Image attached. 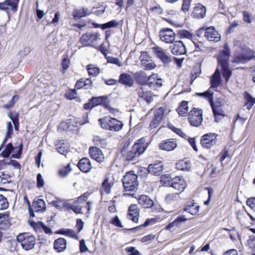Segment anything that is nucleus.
Instances as JSON below:
<instances>
[{"instance_id":"4be33fe9","label":"nucleus","mask_w":255,"mask_h":255,"mask_svg":"<svg viewBox=\"0 0 255 255\" xmlns=\"http://www.w3.org/2000/svg\"><path fill=\"white\" fill-rule=\"evenodd\" d=\"M67 246V241L63 238H59L54 242V249L58 253L64 252Z\"/></svg>"},{"instance_id":"ea45409f","label":"nucleus","mask_w":255,"mask_h":255,"mask_svg":"<svg viewBox=\"0 0 255 255\" xmlns=\"http://www.w3.org/2000/svg\"><path fill=\"white\" fill-rule=\"evenodd\" d=\"M92 64H89L86 66L88 74L91 76L96 77L100 73V68L98 67H92Z\"/></svg>"},{"instance_id":"2f4dec72","label":"nucleus","mask_w":255,"mask_h":255,"mask_svg":"<svg viewBox=\"0 0 255 255\" xmlns=\"http://www.w3.org/2000/svg\"><path fill=\"white\" fill-rule=\"evenodd\" d=\"M90 14L88 8H81L75 9L73 12V16L75 19H79L81 17L86 16Z\"/></svg>"},{"instance_id":"c03bdc74","label":"nucleus","mask_w":255,"mask_h":255,"mask_svg":"<svg viewBox=\"0 0 255 255\" xmlns=\"http://www.w3.org/2000/svg\"><path fill=\"white\" fill-rule=\"evenodd\" d=\"M18 99L19 96L17 95H14L12 97L10 100L7 103L3 105V107L7 109L11 108L15 105L16 102L18 101Z\"/></svg>"},{"instance_id":"4d7b16f0","label":"nucleus","mask_w":255,"mask_h":255,"mask_svg":"<svg viewBox=\"0 0 255 255\" xmlns=\"http://www.w3.org/2000/svg\"><path fill=\"white\" fill-rule=\"evenodd\" d=\"M71 170H72V168L70 166V163H68L63 169L59 170L58 171V173L61 176L65 177Z\"/></svg>"},{"instance_id":"338daca9","label":"nucleus","mask_w":255,"mask_h":255,"mask_svg":"<svg viewBox=\"0 0 255 255\" xmlns=\"http://www.w3.org/2000/svg\"><path fill=\"white\" fill-rule=\"evenodd\" d=\"M126 252L128 255H140V252L134 247H127Z\"/></svg>"},{"instance_id":"dca6fc26","label":"nucleus","mask_w":255,"mask_h":255,"mask_svg":"<svg viewBox=\"0 0 255 255\" xmlns=\"http://www.w3.org/2000/svg\"><path fill=\"white\" fill-rule=\"evenodd\" d=\"M79 169L84 173H88L92 168L91 163L88 158L84 157L79 160L77 164Z\"/></svg>"},{"instance_id":"e433bc0d","label":"nucleus","mask_w":255,"mask_h":255,"mask_svg":"<svg viewBox=\"0 0 255 255\" xmlns=\"http://www.w3.org/2000/svg\"><path fill=\"white\" fill-rule=\"evenodd\" d=\"M23 145L21 142L18 146L15 147V150L11 154V157L16 159H20L22 153Z\"/></svg>"},{"instance_id":"bf43d9fd","label":"nucleus","mask_w":255,"mask_h":255,"mask_svg":"<svg viewBox=\"0 0 255 255\" xmlns=\"http://www.w3.org/2000/svg\"><path fill=\"white\" fill-rule=\"evenodd\" d=\"M199 206L192 205V206H186L184 208V211L190 213L191 215H195L199 211Z\"/></svg>"},{"instance_id":"6e6d98bb","label":"nucleus","mask_w":255,"mask_h":255,"mask_svg":"<svg viewBox=\"0 0 255 255\" xmlns=\"http://www.w3.org/2000/svg\"><path fill=\"white\" fill-rule=\"evenodd\" d=\"M140 97L143 99L147 103L149 104L153 101V97L151 95V92H143L140 95Z\"/></svg>"},{"instance_id":"f8f14e48","label":"nucleus","mask_w":255,"mask_h":255,"mask_svg":"<svg viewBox=\"0 0 255 255\" xmlns=\"http://www.w3.org/2000/svg\"><path fill=\"white\" fill-rule=\"evenodd\" d=\"M89 153L91 157L100 163L104 159V155L102 150L97 146H90L89 149Z\"/></svg>"},{"instance_id":"de8ad7c7","label":"nucleus","mask_w":255,"mask_h":255,"mask_svg":"<svg viewBox=\"0 0 255 255\" xmlns=\"http://www.w3.org/2000/svg\"><path fill=\"white\" fill-rule=\"evenodd\" d=\"M9 204L7 198L0 194V210H3L8 208Z\"/></svg>"},{"instance_id":"5701e85b","label":"nucleus","mask_w":255,"mask_h":255,"mask_svg":"<svg viewBox=\"0 0 255 255\" xmlns=\"http://www.w3.org/2000/svg\"><path fill=\"white\" fill-rule=\"evenodd\" d=\"M110 130L112 131H119L121 130L124 124L122 121L118 120L114 118L110 117Z\"/></svg>"},{"instance_id":"cd10ccee","label":"nucleus","mask_w":255,"mask_h":255,"mask_svg":"<svg viewBox=\"0 0 255 255\" xmlns=\"http://www.w3.org/2000/svg\"><path fill=\"white\" fill-rule=\"evenodd\" d=\"M176 146L177 144L172 139H169L160 143V149L166 151H171L173 150Z\"/></svg>"},{"instance_id":"412c9836","label":"nucleus","mask_w":255,"mask_h":255,"mask_svg":"<svg viewBox=\"0 0 255 255\" xmlns=\"http://www.w3.org/2000/svg\"><path fill=\"white\" fill-rule=\"evenodd\" d=\"M133 77L135 82L139 85H147V82H148L147 75L145 72L142 71L136 72L134 73Z\"/></svg>"},{"instance_id":"a19ab883","label":"nucleus","mask_w":255,"mask_h":255,"mask_svg":"<svg viewBox=\"0 0 255 255\" xmlns=\"http://www.w3.org/2000/svg\"><path fill=\"white\" fill-rule=\"evenodd\" d=\"M18 243V241L17 238L16 240L11 239L7 241L6 245L10 252H13L16 251Z\"/></svg>"},{"instance_id":"680f3d73","label":"nucleus","mask_w":255,"mask_h":255,"mask_svg":"<svg viewBox=\"0 0 255 255\" xmlns=\"http://www.w3.org/2000/svg\"><path fill=\"white\" fill-rule=\"evenodd\" d=\"M141 65L143 67V69L146 70H152L156 66L154 63L152 62L151 61L148 62H142V64H141Z\"/></svg>"},{"instance_id":"c9c22d12","label":"nucleus","mask_w":255,"mask_h":255,"mask_svg":"<svg viewBox=\"0 0 255 255\" xmlns=\"http://www.w3.org/2000/svg\"><path fill=\"white\" fill-rule=\"evenodd\" d=\"M93 141L96 145L99 146L102 148H105L107 147V142L106 139L105 138H102L98 135L94 136Z\"/></svg>"},{"instance_id":"f3484780","label":"nucleus","mask_w":255,"mask_h":255,"mask_svg":"<svg viewBox=\"0 0 255 255\" xmlns=\"http://www.w3.org/2000/svg\"><path fill=\"white\" fill-rule=\"evenodd\" d=\"M206 13V8L205 6L200 3H197L194 7L192 16L198 19L203 18L205 16Z\"/></svg>"},{"instance_id":"a18cd8bd","label":"nucleus","mask_w":255,"mask_h":255,"mask_svg":"<svg viewBox=\"0 0 255 255\" xmlns=\"http://www.w3.org/2000/svg\"><path fill=\"white\" fill-rule=\"evenodd\" d=\"M8 117L13 123L19 122V114L15 111H10L8 113Z\"/></svg>"},{"instance_id":"58836bf2","label":"nucleus","mask_w":255,"mask_h":255,"mask_svg":"<svg viewBox=\"0 0 255 255\" xmlns=\"http://www.w3.org/2000/svg\"><path fill=\"white\" fill-rule=\"evenodd\" d=\"M171 178L170 174H163L160 176V184L165 187H170Z\"/></svg>"},{"instance_id":"423d86ee","label":"nucleus","mask_w":255,"mask_h":255,"mask_svg":"<svg viewBox=\"0 0 255 255\" xmlns=\"http://www.w3.org/2000/svg\"><path fill=\"white\" fill-rule=\"evenodd\" d=\"M230 49L227 43L224 46V50L220 51L218 57V63L221 67L229 66Z\"/></svg>"},{"instance_id":"052dcab7","label":"nucleus","mask_w":255,"mask_h":255,"mask_svg":"<svg viewBox=\"0 0 255 255\" xmlns=\"http://www.w3.org/2000/svg\"><path fill=\"white\" fill-rule=\"evenodd\" d=\"M215 31H216L215 27L213 26H209L208 24H205L197 30L198 32H212Z\"/></svg>"},{"instance_id":"7c9ffc66","label":"nucleus","mask_w":255,"mask_h":255,"mask_svg":"<svg viewBox=\"0 0 255 255\" xmlns=\"http://www.w3.org/2000/svg\"><path fill=\"white\" fill-rule=\"evenodd\" d=\"M243 96L246 101L245 106H246L247 109H251L255 103V98H253L248 92H245Z\"/></svg>"},{"instance_id":"09e8293b","label":"nucleus","mask_w":255,"mask_h":255,"mask_svg":"<svg viewBox=\"0 0 255 255\" xmlns=\"http://www.w3.org/2000/svg\"><path fill=\"white\" fill-rule=\"evenodd\" d=\"M119 25V23L116 20H111L108 22L101 25V28L104 30L106 28L115 27Z\"/></svg>"},{"instance_id":"3c124183","label":"nucleus","mask_w":255,"mask_h":255,"mask_svg":"<svg viewBox=\"0 0 255 255\" xmlns=\"http://www.w3.org/2000/svg\"><path fill=\"white\" fill-rule=\"evenodd\" d=\"M160 39L167 43H171L175 40V33H172L169 35H165L160 37Z\"/></svg>"},{"instance_id":"6ab92c4d","label":"nucleus","mask_w":255,"mask_h":255,"mask_svg":"<svg viewBox=\"0 0 255 255\" xmlns=\"http://www.w3.org/2000/svg\"><path fill=\"white\" fill-rule=\"evenodd\" d=\"M196 94L199 97H205L207 99L209 103H210L211 107L212 106H218L219 107H221L222 103L220 101H213V92L208 90L203 93H197Z\"/></svg>"},{"instance_id":"c756f323","label":"nucleus","mask_w":255,"mask_h":255,"mask_svg":"<svg viewBox=\"0 0 255 255\" xmlns=\"http://www.w3.org/2000/svg\"><path fill=\"white\" fill-rule=\"evenodd\" d=\"M190 167V162L186 159L179 160L176 164V168L179 170L189 171Z\"/></svg>"},{"instance_id":"39448f33","label":"nucleus","mask_w":255,"mask_h":255,"mask_svg":"<svg viewBox=\"0 0 255 255\" xmlns=\"http://www.w3.org/2000/svg\"><path fill=\"white\" fill-rule=\"evenodd\" d=\"M217 134L215 133H208L203 135L200 140L202 147L204 149H210L215 145L217 141Z\"/></svg>"},{"instance_id":"e2e57ef3","label":"nucleus","mask_w":255,"mask_h":255,"mask_svg":"<svg viewBox=\"0 0 255 255\" xmlns=\"http://www.w3.org/2000/svg\"><path fill=\"white\" fill-rule=\"evenodd\" d=\"M76 95L77 92L76 89L75 88L74 89H70L67 92L65 93V97L67 99L72 100L76 98Z\"/></svg>"},{"instance_id":"0eeeda50","label":"nucleus","mask_w":255,"mask_h":255,"mask_svg":"<svg viewBox=\"0 0 255 255\" xmlns=\"http://www.w3.org/2000/svg\"><path fill=\"white\" fill-rule=\"evenodd\" d=\"M148 146V144L147 142H146L145 138L143 137L134 142L132 148L135 150L137 155H140L144 152Z\"/></svg>"},{"instance_id":"13d9d810","label":"nucleus","mask_w":255,"mask_h":255,"mask_svg":"<svg viewBox=\"0 0 255 255\" xmlns=\"http://www.w3.org/2000/svg\"><path fill=\"white\" fill-rule=\"evenodd\" d=\"M212 109L214 116L219 115L222 118L225 117L224 111L222 109L221 107H219L218 106H212Z\"/></svg>"},{"instance_id":"f03ea898","label":"nucleus","mask_w":255,"mask_h":255,"mask_svg":"<svg viewBox=\"0 0 255 255\" xmlns=\"http://www.w3.org/2000/svg\"><path fill=\"white\" fill-rule=\"evenodd\" d=\"M137 176L132 170L128 172L122 180L125 191H133L137 188L138 183Z\"/></svg>"},{"instance_id":"393cba45","label":"nucleus","mask_w":255,"mask_h":255,"mask_svg":"<svg viewBox=\"0 0 255 255\" xmlns=\"http://www.w3.org/2000/svg\"><path fill=\"white\" fill-rule=\"evenodd\" d=\"M55 234L64 235L76 240L78 239V237L76 232L71 229L61 228L57 230Z\"/></svg>"},{"instance_id":"aec40b11","label":"nucleus","mask_w":255,"mask_h":255,"mask_svg":"<svg viewBox=\"0 0 255 255\" xmlns=\"http://www.w3.org/2000/svg\"><path fill=\"white\" fill-rule=\"evenodd\" d=\"M137 201L143 208H150L153 206V201L147 196L141 195L139 196Z\"/></svg>"},{"instance_id":"20e7f679","label":"nucleus","mask_w":255,"mask_h":255,"mask_svg":"<svg viewBox=\"0 0 255 255\" xmlns=\"http://www.w3.org/2000/svg\"><path fill=\"white\" fill-rule=\"evenodd\" d=\"M188 119L191 126L194 127L200 126L203 121L202 110L193 108L189 113Z\"/></svg>"},{"instance_id":"603ef678","label":"nucleus","mask_w":255,"mask_h":255,"mask_svg":"<svg viewBox=\"0 0 255 255\" xmlns=\"http://www.w3.org/2000/svg\"><path fill=\"white\" fill-rule=\"evenodd\" d=\"M23 199H24V202L26 203V204L28 206V213H29V216L30 217H32V218L35 217V213H33V207H32V205L30 204V203L26 195H25L24 196Z\"/></svg>"},{"instance_id":"72a5a7b5","label":"nucleus","mask_w":255,"mask_h":255,"mask_svg":"<svg viewBox=\"0 0 255 255\" xmlns=\"http://www.w3.org/2000/svg\"><path fill=\"white\" fill-rule=\"evenodd\" d=\"M63 207L65 208L67 210H72L76 214H80L82 213L81 207L78 205H73L72 204L68 203L66 202L63 203Z\"/></svg>"},{"instance_id":"7ed1b4c3","label":"nucleus","mask_w":255,"mask_h":255,"mask_svg":"<svg viewBox=\"0 0 255 255\" xmlns=\"http://www.w3.org/2000/svg\"><path fill=\"white\" fill-rule=\"evenodd\" d=\"M17 239L24 250L28 251L34 248L35 238L29 233H20L17 236Z\"/></svg>"},{"instance_id":"9d476101","label":"nucleus","mask_w":255,"mask_h":255,"mask_svg":"<svg viewBox=\"0 0 255 255\" xmlns=\"http://www.w3.org/2000/svg\"><path fill=\"white\" fill-rule=\"evenodd\" d=\"M140 210L136 204H131L128 209L127 216L128 219L137 223L138 221Z\"/></svg>"},{"instance_id":"a878e982","label":"nucleus","mask_w":255,"mask_h":255,"mask_svg":"<svg viewBox=\"0 0 255 255\" xmlns=\"http://www.w3.org/2000/svg\"><path fill=\"white\" fill-rule=\"evenodd\" d=\"M15 150V147L11 142H9L5 145L4 149L0 153V156L8 158Z\"/></svg>"},{"instance_id":"6e6552de","label":"nucleus","mask_w":255,"mask_h":255,"mask_svg":"<svg viewBox=\"0 0 255 255\" xmlns=\"http://www.w3.org/2000/svg\"><path fill=\"white\" fill-rule=\"evenodd\" d=\"M98 33H84L80 39V42L85 46H89L96 41Z\"/></svg>"},{"instance_id":"f257e3e1","label":"nucleus","mask_w":255,"mask_h":255,"mask_svg":"<svg viewBox=\"0 0 255 255\" xmlns=\"http://www.w3.org/2000/svg\"><path fill=\"white\" fill-rule=\"evenodd\" d=\"M110 102L108 95L93 96L88 100L87 103L84 104L83 108L85 110H91L100 106L106 109L108 108V105H110Z\"/></svg>"},{"instance_id":"37998d69","label":"nucleus","mask_w":255,"mask_h":255,"mask_svg":"<svg viewBox=\"0 0 255 255\" xmlns=\"http://www.w3.org/2000/svg\"><path fill=\"white\" fill-rule=\"evenodd\" d=\"M112 186L110 183H109V178L106 177L105 178L102 183L101 188L104 190V191L107 194H110L111 191Z\"/></svg>"},{"instance_id":"c85d7f7f","label":"nucleus","mask_w":255,"mask_h":255,"mask_svg":"<svg viewBox=\"0 0 255 255\" xmlns=\"http://www.w3.org/2000/svg\"><path fill=\"white\" fill-rule=\"evenodd\" d=\"M198 36H200L203 33H196ZM204 36L210 41L217 42L221 39L220 33H204Z\"/></svg>"},{"instance_id":"4468645a","label":"nucleus","mask_w":255,"mask_h":255,"mask_svg":"<svg viewBox=\"0 0 255 255\" xmlns=\"http://www.w3.org/2000/svg\"><path fill=\"white\" fill-rule=\"evenodd\" d=\"M33 213H43L46 209L45 201L40 198H35L32 202Z\"/></svg>"},{"instance_id":"4c0bfd02","label":"nucleus","mask_w":255,"mask_h":255,"mask_svg":"<svg viewBox=\"0 0 255 255\" xmlns=\"http://www.w3.org/2000/svg\"><path fill=\"white\" fill-rule=\"evenodd\" d=\"M101 127L106 130H110V117H104L98 120Z\"/></svg>"},{"instance_id":"a211bd4d","label":"nucleus","mask_w":255,"mask_h":255,"mask_svg":"<svg viewBox=\"0 0 255 255\" xmlns=\"http://www.w3.org/2000/svg\"><path fill=\"white\" fill-rule=\"evenodd\" d=\"M118 82L128 87H131L133 85V80L132 76L126 73H123L119 76Z\"/></svg>"},{"instance_id":"69168bd1","label":"nucleus","mask_w":255,"mask_h":255,"mask_svg":"<svg viewBox=\"0 0 255 255\" xmlns=\"http://www.w3.org/2000/svg\"><path fill=\"white\" fill-rule=\"evenodd\" d=\"M90 195V193L88 192H86L83 193L80 196L77 198V200L75 201V203H82L85 202L89 198Z\"/></svg>"},{"instance_id":"b1692460","label":"nucleus","mask_w":255,"mask_h":255,"mask_svg":"<svg viewBox=\"0 0 255 255\" xmlns=\"http://www.w3.org/2000/svg\"><path fill=\"white\" fill-rule=\"evenodd\" d=\"M211 88H217L221 84V73L219 69H217L210 79Z\"/></svg>"},{"instance_id":"79ce46f5","label":"nucleus","mask_w":255,"mask_h":255,"mask_svg":"<svg viewBox=\"0 0 255 255\" xmlns=\"http://www.w3.org/2000/svg\"><path fill=\"white\" fill-rule=\"evenodd\" d=\"M122 155L125 157V159L127 161H132L134 159L135 157L137 155V154L135 153V150L131 149L127 153H123Z\"/></svg>"},{"instance_id":"8fccbe9b","label":"nucleus","mask_w":255,"mask_h":255,"mask_svg":"<svg viewBox=\"0 0 255 255\" xmlns=\"http://www.w3.org/2000/svg\"><path fill=\"white\" fill-rule=\"evenodd\" d=\"M64 144L63 140H59V143L56 144V148L59 153L65 155L67 151L65 147L63 145Z\"/></svg>"},{"instance_id":"5fc2aeb1","label":"nucleus","mask_w":255,"mask_h":255,"mask_svg":"<svg viewBox=\"0 0 255 255\" xmlns=\"http://www.w3.org/2000/svg\"><path fill=\"white\" fill-rule=\"evenodd\" d=\"M83 79V85L84 89L85 90H91L93 87V82L91 78H84Z\"/></svg>"},{"instance_id":"0e129e2a","label":"nucleus","mask_w":255,"mask_h":255,"mask_svg":"<svg viewBox=\"0 0 255 255\" xmlns=\"http://www.w3.org/2000/svg\"><path fill=\"white\" fill-rule=\"evenodd\" d=\"M110 223L117 227L122 228L123 227L121 220L117 215L111 219Z\"/></svg>"},{"instance_id":"864d4df0","label":"nucleus","mask_w":255,"mask_h":255,"mask_svg":"<svg viewBox=\"0 0 255 255\" xmlns=\"http://www.w3.org/2000/svg\"><path fill=\"white\" fill-rule=\"evenodd\" d=\"M222 71V75L226 79V81L228 82L230 76L232 75V72L229 69V66L221 67Z\"/></svg>"},{"instance_id":"1a4fd4ad","label":"nucleus","mask_w":255,"mask_h":255,"mask_svg":"<svg viewBox=\"0 0 255 255\" xmlns=\"http://www.w3.org/2000/svg\"><path fill=\"white\" fill-rule=\"evenodd\" d=\"M170 187L180 191L181 193L186 188L185 181L182 176H176L171 179Z\"/></svg>"},{"instance_id":"bb28decb","label":"nucleus","mask_w":255,"mask_h":255,"mask_svg":"<svg viewBox=\"0 0 255 255\" xmlns=\"http://www.w3.org/2000/svg\"><path fill=\"white\" fill-rule=\"evenodd\" d=\"M172 57L169 53L166 52L163 49H160V61L163 63L164 66L168 67L172 62Z\"/></svg>"},{"instance_id":"9b49d317","label":"nucleus","mask_w":255,"mask_h":255,"mask_svg":"<svg viewBox=\"0 0 255 255\" xmlns=\"http://www.w3.org/2000/svg\"><path fill=\"white\" fill-rule=\"evenodd\" d=\"M19 0H5L3 2H0V10H7L10 7L11 11L16 12L17 9L18 3Z\"/></svg>"},{"instance_id":"774afa93","label":"nucleus","mask_w":255,"mask_h":255,"mask_svg":"<svg viewBox=\"0 0 255 255\" xmlns=\"http://www.w3.org/2000/svg\"><path fill=\"white\" fill-rule=\"evenodd\" d=\"M151 57L148 54L147 52L146 51H142L141 52L140 56L139 57V59L141 61V64H142V62H148L151 61L150 59Z\"/></svg>"},{"instance_id":"473e14b6","label":"nucleus","mask_w":255,"mask_h":255,"mask_svg":"<svg viewBox=\"0 0 255 255\" xmlns=\"http://www.w3.org/2000/svg\"><path fill=\"white\" fill-rule=\"evenodd\" d=\"M176 111L180 116H186L188 111V102L185 101L181 102Z\"/></svg>"},{"instance_id":"f704fd0d","label":"nucleus","mask_w":255,"mask_h":255,"mask_svg":"<svg viewBox=\"0 0 255 255\" xmlns=\"http://www.w3.org/2000/svg\"><path fill=\"white\" fill-rule=\"evenodd\" d=\"M159 125V108H156L154 111V118L151 121L149 127L150 128H156Z\"/></svg>"},{"instance_id":"49530a36","label":"nucleus","mask_w":255,"mask_h":255,"mask_svg":"<svg viewBox=\"0 0 255 255\" xmlns=\"http://www.w3.org/2000/svg\"><path fill=\"white\" fill-rule=\"evenodd\" d=\"M70 61L67 55L65 56L62 60L61 68L62 69V73H64L65 71L69 67Z\"/></svg>"},{"instance_id":"2eb2a0df","label":"nucleus","mask_w":255,"mask_h":255,"mask_svg":"<svg viewBox=\"0 0 255 255\" xmlns=\"http://www.w3.org/2000/svg\"><path fill=\"white\" fill-rule=\"evenodd\" d=\"M170 48L171 53L176 55H182L186 52L184 45L180 41H176L173 45L170 46Z\"/></svg>"},{"instance_id":"ddd939ff","label":"nucleus","mask_w":255,"mask_h":255,"mask_svg":"<svg viewBox=\"0 0 255 255\" xmlns=\"http://www.w3.org/2000/svg\"><path fill=\"white\" fill-rule=\"evenodd\" d=\"M144 170L145 174H150L153 176L159 175V160H156L153 163H150L148 165L147 168H143Z\"/></svg>"}]
</instances>
